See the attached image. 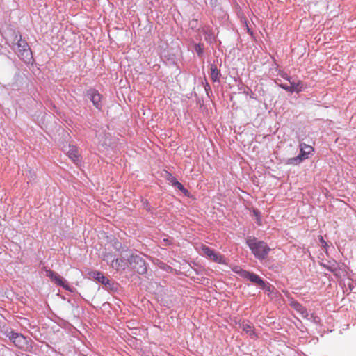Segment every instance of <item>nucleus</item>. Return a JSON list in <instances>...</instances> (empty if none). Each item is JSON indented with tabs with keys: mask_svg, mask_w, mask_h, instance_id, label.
Wrapping results in <instances>:
<instances>
[{
	"mask_svg": "<svg viewBox=\"0 0 356 356\" xmlns=\"http://www.w3.org/2000/svg\"><path fill=\"white\" fill-rule=\"evenodd\" d=\"M302 161V158L300 157V155L296 157L291 158L288 160L287 163L291 165H298Z\"/></svg>",
	"mask_w": 356,
	"mask_h": 356,
	"instance_id": "a211bd4d",
	"label": "nucleus"
},
{
	"mask_svg": "<svg viewBox=\"0 0 356 356\" xmlns=\"http://www.w3.org/2000/svg\"><path fill=\"white\" fill-rule=\"evenodd\" d=\"M129 263L133 268L139 274H144L147 272V267L145 260L138 255H131Z\"/></svg>",
	"mask_w": 356,
	"mask_h": 356,
	"instance_id": "7ed1b4c3",
	"label": "nucleus"
},
{
	"mask_svg": "<svg viewBox=\"0 0 356 356\" xmlns=\"http://www.w3.org/2000/svg\"><path fill=\"white\" fill-rule=\"evenodd\" d=\"M319 240L323 246L327 245V243L325 241L322 236H319Z\"/></svg>",
	"mask_w": 356,
	"mask_h": 356,
	"instance_id": "393cba45",
	"label": "nucleus"
},
{
	"mask_svg": "<svg viewBox=\"0 0 356 356\" xmlns=\"http://www.w3.org/2000/svg\"><path fill=\"white\" fill-rule=\"evenodd\" d=\"M166 179L172 185H173V184L177 181L176 178L170 173H168Z\"/></svg>",
	"mask_w": 356,
	"mask_h": 356,
	"instance_id": "aec40b11",
	"label": "nucleus"
},
{
	"mask_svg": "<svg viewBox=\"0 0 356 356\" xmlns=\"http://www.w3.org/2000/svg\"><path fill=\"white\" fill-rule=\"evenodd\" d=\"M211 79L213 81H218L220 76V71L218 70L216 65L211 64L210 66Z\"/></svg>",
	"mask_w": 356,
	"mask_h": 356,
	"instance_id": "ddd939ff",
	"label": "nucleus"
},
{
	"mask_svg": "<svg viewBox=\"0 0 356 356\" xmlns=\"http://www.w3.org/2000/svg\"><path fill=\"white\" fill-rule=\"evenodd\" d=\"M280 86L286 91L291 92L290 86L286 84H280Z\"/></svg>",
	"mask_w": 356,
	"mask_h": 356,
	"instance_id": "b1692460",
	"label": "nucleus"
},
{
	"mask_svg": "<svg viewBox=\"0 0 356 356\" xmlns=\"http://www.w3.org/2000/svg\"><path fill=\"white\" fill-rule=\"evenodd\" d=\"M253 213H254L255 217H257V224L259 225H261V218H260V216H259V212L257 210H254Z\"/></svg>",
	"mask_w": 356,
	"mask_h": 356,
	"instance_id": "412c9836",
	"label": "nucleus"
},
{
	"mask_svg": "<svg viewBox=\"0 0 356 356\" xmlns=\"http://www.w3.org/2000/svg\"><path fill=\"white\" fill-rule=\"evenodd\" d=\"M291 306L296 310L302 318H307L308 316V312L307 309L303 307L300 303L296 302V301H291Z\"/></svg>",
	"mask_w": 356,
	"mask_h": 356,
	"instance_id": "1a4fd4ad",
	"label": "nucleus"
},
{
	"mask_svg": "<svg viewBox=\"0 0 356 356\" xmlns=\"http://www.w3.org/2000/svg\"><path fill=\"white\" fill-rule=\"evenodd\" d=\"M65 151L68 157L72 159L73 162L77 163L80 161V154L77 147L74 145H69L68 149Z\"/></svg>",
	"mask_w": 356,
	"mask_h": 356,
	"instance_id": "6e6552de",
	"label": "nucleus"
},
{
	"mask_svg": "<svg viewBox=\"0 0 356 356\" xmlns=\"http://www.w3.org/2000/svg\"><path fill=\"white\" fill-rule=\"evenodd\" d=\"M247 30H248V32L250 31V29H249V28L248 26H247Z\"/></svg>",
	"mask_w": 356,
	"mask_h": 356,
	"instance_id": "cd10ccee",
	"label": "nucleus"
},
{
	"mask_svg": "<svg viewBox=\"0 0 356 356\" xmlns=\"http://www.w3.org/2000/svg\"><path fill=\"white\" fill-rule=\"evenodd\" d=\"M314 148L305 143L300 144V157L302 158V160L306 159L309 157V155H312L314 152Z\"/></svg>",
	"mask_w": 356,
	"mask_h": 356,
	"instance_id": "0eeeda50",
	"label": "nucleus"
},
{
	"mask_svg": "<svg viewBox=\"0 0 356 356\" xmlns=\"http://www.w3.org/2000/svg\"><path fill=\"white\" fill-rule=\"evenodd\" d=\"M270 287H271V286L269 284H266V289H265L266 290L270 291Z\"/></svg>",
	"mask_w": 356,
	"mask_h": 356,
	"instance_id": "bb28decb",
	"label": "nucleus"
},
{
	"mask_svg": "<svg viewBox=\"0 0 356 356\" xmlns=\"http://www.w3.org/2000/svg\"><path fill=\"white\" fill-rule=\"evenodd\" d=\"M122 262V259H116L112 261V266L113 267H117L118 266H120Z\"/></svg>",
	"mask_w": 356,
	"mask_h": 356,
	"instance_id": "4be33fe9",
	"label": "nucleus"
},
{
	"mask_svg": "<svg viewBox=\"0 0 356 356\" xmlns=\"http://www.w3.org/2000/svg\"><path fill=\"white\" fill-rule=\"evenodd\" d=\"M289 82L291 92H299L305 88L302 81H298L297 83L291 82V81Z\"/></svg>",
	"mask_w": 356,
	"mask_h": 356,
	"instance_id": "f8f14e48",
	"label": "nucleus"
},
{
	"mask_svg": "<svg viewBox=\"0 0 356 356\" xmlns=\"http://www.w3.org/2000/svg\"><path fill=\"white\" fill-rule=\"evenodd\" d=\"M241 277L246 280H250L251 282L256 284L262 289H266V283L257 274L249 271H240Z\"/></svg>",
	"mask_w": 356,
	"mask_h": 356,
	"instance_id": "20e7f679",
	"label": "nucleus"
},
{
	"mask_svg": "<svg viewBox=\"0 0 356 356\" xmlns=\"http://www.w3.org/2000/svg\"><path fill=\"white\" fill-rule=\"evenodd\" d=\"M233 270L238 274L241 277V273H240V271H245V270H243L241 268H240L239 266H235L234 268H233Z\"/></svg>",
	"mask_w": 356,
	"mask_h": 356,
	"instance_id": "5701e85b",
	"label": "nucleus"
},
{
	"mask_svg": "<svg viewBox=\"0 0 356 356\" xmlns=\"http://www.w3.org/2000/svg\"><path fill=\"white\" fill-rule=\"evenodd\" d=\"M195 51L197 52L200 57H202L204 53V47L202 44H196L195 45Z\"/></svg>",
	"mask_w": 356,
	"mask_h": 356,
	"instance_id": "6ab92c4d",
	"label": "nucleus"
},
{
	"mask_svg": "<svg viewBox=\"0 0 356 356\" xmlns=\"http://www.w3.org/2000/svg\"><path fill=\"white\" fill-rule=\"evenodd\" d=\"M90 277H93L94 279L97 280L99 282H101L103 284H109V280L105 277L102 273L99 271H93L90 273Z\"/></svg>",
	"mask_w": 356,
	"mask_h": 356,
	"instance_id": "9b49d317",
	"label": "nucleus"
},
{
	"mask_svg": "<svg viewBox=\"0 0 356 356\" xmlns=\"http://www.w3.org/2000/svg\"><path fill=\"white\" fill-rule=\"evenodd\" d=\"M173 186L176 187L177 189H179V191H181L182 193H184L185 195H188V191L187 189H186L184 186L182 185V184H181L180 182H179L178 181H176L173 185Z\"/></svg>",
	"mask_w": 356,
	"mask_h": 356,
	"instance_id": "f3484780",
	"label": "nucleus"
},
{
	"mask_svg": "<svg viewBox=\"0 0 356 356\" xmlns=\"http://www.w3.org/2000/svg\"><path fill=\"white\" fill-rule=\"evenodd\" d=\"M209 259L218 264H227L226 259L224 257V256L220 254L219 252H216L215 251L209 257Z\"/></svg>",
	"mask_w": 356,
	"mask_h": 356,
	"instance_id": "4468645a",
	"label": "nucleus"
},
{
	"mask_svg": "<svg viewBox=\"0 0 356 356\" xmlns=\"http://www.w3.org/2000/svg\"><path fill=\"white\" fill-rule=\"evenodd\" d=\"M46 276L49 277L56 285L68 289V285L66 284L65 280L58 273L51 270H47Z\"/></svg>",
	"mask_w": 356,
	"mask_h": 356,
	"instance_id": "423d86ee",
	"label": "nucleus"
},
{
	"mask_svg": "<svg viewBox=\"0 0 356 356\" xmlns=\"http://www.w3.org/2000/svg\"><path fill=\"white\" fill-rule=\"evenodd\" d=\"M246 243L252 254L258 259H264L270 250L265 242L257 241L256 238H249L247 239Z\"/></svg>",
	"mask_w": 356,
	"mask_h": 356,
	"instance_id": "f257e3e1",
	"label": "nucleus"
},
{
	"mask_svg": "<svg viewBox=\"0 0 356 356\" xmlns=\"http://www.w3.org/2000/svg\"><path fill=\"white\" fill-rule=\"evenodd\" d=\"M200 249L202 252V254L207 256L209 259L214 252L213 250H212L211 248L205 245H201Z\"/></svg>",
	"mask_w": 356,
	"mask_h": 356,
	"instance_id": "dca6fc26",
	"label": "nucleus"
},
{
	"mask_svg": "<svg viewBox=\"0 0 356 356\" xmlns=\"http://www.w3.org/2000/svg\"><path fill=\"white\" fill-rule=\"evenodd\" d=\"M16 44V54L18 57L26 64L33 63V56L31 49L27 42L22 38L21 35H19Z\"/></svg>",
	"mask_w": 356,
	"mask_h": 356,
	"instance_id": "f03ea898",
	"label": "nucleus"
},
{
	"mask_svg": "<svg viewBox=\"0 0 356 356\" xmlns=\"http://www.w3.org/2000/svg\"><path fill=\"white\" fill-rule=\"evenodd\" d=\"M243 331L245 332L251 338L257 337L254 327L249 323H243L241 325Z\"/></svg>",
	"mask_w": 356,
	"mask_h": 356,
	"instance_id": "2eb2a0df",
	"label": "nucleus"
},
{
	"mask_svg": "<svg viewBox=\"0 0 356 356\" xmlns=\"http://www.w3.org/2000/svg\"><path fill=\"white\" fill-rule=\"evenodd\" d=\"M280 75H281L283 78H284L285 79H286V80H288V81H290V77L287 75V74L282 72V73H281V74H280Z\"/></svg>",
	"mask_w": 356,
	"mask_h": 356,
	"instance_id": "a878e982",
	"label": "nucleus"
},
{
	"mask_svg": "<svg viewBox=\"0 0 356 356\" xmlns=\"http://www.w3.org/2000/svg\"><path fill=\"white\" fill-rule=\"evenodd\" d=\"M90 99L91 101L92 102L94 106L100 109L101 108V99H102V96L97 91V90H91L90 92Z\"/></svg>",
	"mask_w": 356,
	"mask_h": 356,
	"instance_id": "9d476101",
	"label": "nucleus"
},
{
	"mask_svg": "<svg viewBox=\"0 0 356 356\" xmlns=\"http://www.w3.org/2000/svg\"><path fill=\"white\" fill-rule=\"evenodd\" d=\"M8 337L10 340H11L17 348L23 349L27 346L26 339L22 334L12 332Z\"/></svg>",
	"mask_w": 356,
	"mask_h": 356,
	"instance_id": "39448f33",
	"label": "nucleus"
}]
</instances>
